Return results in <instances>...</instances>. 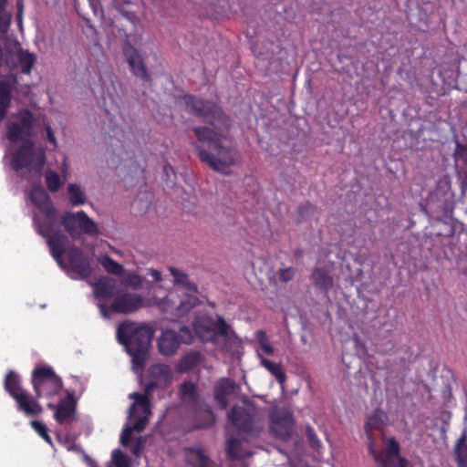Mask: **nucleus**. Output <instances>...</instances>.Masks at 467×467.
<instances>
[{
    "instance_id": "f257e3e1",
    "label": "nucleus",
    "mask_w": 467,
    "mask_h": 467,
    "mask_svg": "<svg viewBox=\"0 0 467 467\" xmlns=\"http://www.w3.org/2000/svg\"><path fill=\"white\" fill-rule=\"evenodd\" d=\"M192 130L197 140L206 144V147L194 145L200 161L215 171L228 174L230 167L235 165L240 157L238 150L233 146H224L223 136L209 127H194Z\"/></svg>"
},
{
    "instance_id": "f03ea898",
    "label": "nucleus",
    "mask_w": 467,
    "mask_h": 467,
    "mask_svg": "<svg viewBox=\"0 0 467 467\" xmlns=\"http://www.w3.org/2000/svg\"><path fill=\"white\" fill-rule=\"evenodd\" d=\"M154 333V328L146 323L126 320L118 326L117 339L131 357L134 368H145Z\"/></svg>"
},
{
    "instance_id": "7ed1b4c3",
    "label": "nucleus",
    "mask_w": 467,
    "mask_h": 467,
    "mask_svg": "<svg viewBox=\"0 0 467 467\" xmlns=\"http://www.w3.org/2000/svg\"><path fill=\"white\" fill-rule=\"evenodd\" d=\"M437 237H451L441 254L436 256L438 262L450 272H456L467 277V227L458 220L446 224L445 231L433 234Z\"/></svg>"
},
{
    "instance_id": "20e7f679",
    "label": "nucleus",
    "mask_w": 467,
    "mask_h": 467,
    "mask_svg": "<svg viewBox=\"0 0 467 467\" xmlns=\"http://www.w3.org/2000/svg\"><path fill=\"white\" fill-rule=\"evenodd\" d=\"M29 198L40 213L34 215L37 233L47 240L50 254L58 264V211L41 186L32 187Z\"/></svg>"
},
{
    "instance_id": "39448f33",
    "label": "nucleus",
    "mask_w": 467,
    "mask_h": 467,
    "mask_svg": "<svg viewBox=\"0 0 467 467\" xmlns=\"http://www.w3.org/2000/svg\"><path fill=\"white\" fill-rule=\"evenodd\" d=\"M454 204L455 199L451 190V177L449 174H444L437 181L435 188L420 206L430 219L443 222L446 225L449 222L455 220L452 217Z\"/></svg>"
},
{
    "instance_id": "423d86ee",
    "label": "nucleus",
    "mask_w": 467,
    "mask_h": 467,
    "mask_svg": "<svg viewBox=\"0 0 467 467\" xmlns=\"http://www.w3.org/2000/svg\"><path fill=\"white\" fill-rule=\"evenodd\" d=\"M176 100L182 103L186 112L202 119L214 129L229 130L232 127L230 117L220 105L211 99H203L186 93L177 96Z\"/></svg>"
},
{
    "instance_id": "0eeeda50",
    "label": "nucleus",
    "mask_w": 467,
    "mask_h": 467,
    "mask_svg": "<svg viewBox=\"0 0 467 467\" xmlns=\"http://www.w3.org/2000/svg\"><path fill=\"white\" fill-rule=\"evenodd\" d=\"M5 389L16 400L17 410L27 416H37L42 407L36 399L21 388L20 377L13 370L8 371L5 379Z\"/></svg>"
},
{
    "instance_id": "6e6552de",
    "label": "nucleus",
    "mask_w": 467,
    "mask_h": 467,
    "mask_svg": "<svg viewBox=\"0 0 467 467\" xmlns=\"http://www.w3.org/2000/svg\"><path fill=\"white\" fill-rule=\"evenodd\" d=\"M46 163L44 150H36L33 141H26L13 154L11 158L12 169L18 172L23 169L40 175Z\"/></svg>"
},
{
    "instance_id": "1a4fd4ad",
    "label": "nucleus",
    "mask_w": 467,
    "mask_h": 467,
    "mask_svg": "<svg viewBox=\"0 0 467 467\" xmlns=\"http://www.w3.org/2000/svg\"><path fill=\"white\" fill-rule=\"evenodd\" d=\"M67 241V236L60 234V256L64 254L63 245ZM60 268L76 279L85 280L88 283L93 269L88 257L78 247H71L67 253V263L60 258Z\"/></svg>"
},
{
    "instance_id": "9d476101",
    "label": "nucleus",
    "mask_w": 467,
    "mask_h": 467,
    "mask_svg": "<svg viewBox=\"0 0 467 467\" xmlns=\"http://www.w3.org/2000/svg\"><path fill=\"white\" fill-rule=\"evenodd\" d=\"M244 406L234 405L228 412L231 423L241 432L250 437H256L258 431L254 430V420L256 415V407L254 401L244 398Z\"/></svg>"
},
{
    "instance_id": "9b49d317",
    "label": "nucleus",
    "mask_w": 467,
    "mask_h": 467,
    "mask_svg": "<svg viewBox=\"0 0 467 467\" xmlns=\"http://www.w3.org/2000/svg\"><path fill=\"white\" fill-rule=\"evenodd\" d=\"M368 450L374 461L382 467H406L409 465V461L400 455V443L394 437L388 441L385 454L377 448L375 441L368 442Z\"/></svg>"
},
{
    "instance_id": "f8f14e48",
    "label": "nucleus",
    "mask_w": 467,
    "mask_h": 467,
    "mask_svg": "<svg viewBox=\"0 0 467 467\" xmlns=\"http://www.w3.org/2000/svg\"><path fill=\"white\" fill-rule=\"evenodd\" d=\"M60 225L72 236L84 233L88 235H97L99 230L96 223L89 218L85 212H67L60 216Z\"/></svg>"
},
{
    "instance_id": "ddd939ff",
    "label": "nucleus",
    "mask_w": 467,
    "mask_h": 467,
    "mask_svg": "<svg viewBox=\"0 0 467 467\" xmlns=\"http://www.w3.org/2000/svg\"><path fill=\"white\" fill-rule=\"evenodd\" d=\"M32 385L36 399L58 393V377L49 367H38L32 372Z\"/></svg>"
},
{
    "instance_id": "4468645a",
    "label": "nucleus",
    "mask_w": 467,
    "mask_h": 467,
    "mask_svg": "<svg viewBox=\"0 0 467 467\" xmlns=\"http://www.w3.org/2000/svg\"><path fill=\"white\" fill-rule=\"evenodd\" d=\"M17 121L8 122L6 126V137L10 142L32 141L30 140L33 130L34 115L28 109L20 111Z\"/></svg>"
},
{
    "instance_id": "2eb2a0df",
    "label": "nucleus",
    "mask_w": 467,
    "mask_h": 467,
    "mask_svg": "<svg viewBox=\"0 0 467 467\" xmlns=\"http://www.w3.org/2000/svg\"><path fill=\"white\" fill-rule=\"evenodd\" d=\"M130 34L124 32V39L122 42V52L129 63L132 73L140 78L144 81L150 80V76L146 68L145 64L138 51V49L131 45L130 40Z\"/></svg>"
},
{
    "instance_id": "dca6fc26",
    "label": "nucleus",
    "mask_w": 467,
    "mask_h": 467,
    "mask_svg": "<svg viewBox=\"0 0 467 467\" xmlns=\"http://www.w3.org/2000/svg\"><path fill=\"white\" fill-rule=\"evenodd\" d=\"M270 430L274 436L283 441H287L293 433L294 421L288 410L272 411L270 414Z\"/></svg>"
},
{
    "instance_id": "f3484780",
    "label": "nucleus",
    "mask_w": 467,
    "mask_h": 467,
    "mask_svg": "<svg viewBox=\"0 0 467 467\" xmlns=\"http://www.w3.org/2000/svg\"><path fill=\"white\" fill-rule=\"evenodd\" d=\"M454 142L455 149L452 156L461 189V198H463L467 192V141H461L457 137H454Z\"/></svg>"
},
{
    "instance_id": "a211bd4d",
    "label": "nucleus",
    "mask_w": 467,
    "mask_h": 467,
    "mask_svg": "<svg viewBox=\"0 0 467 467\" xmlns=\"http://www.w3.org/2000/svg\"><path fill=\"white\" fill-rule=\"evenodd\" d=\"M142 306L143 297L140 295L119 291L110 304V311L115 314H130Z\"/></svg>"
},
{
    "instance_id": "6ab92c4d",
    "label": "nucleus",
    "mask_w": 467,
    "mask_h": 467,
    "mask_svg": "<svg viewBox=\"0 0 467 467\" xmlns=\"http://www.w3.org/2000/svg\"><path fill=\"white\" fill-rule=\"evenodd\" d=\"M88 284L93 287L95 297L99 300L114 299L120 291L119 281L108 275L100 276L95 281L90 280Z\"/></svg>"
},
{
    "instance_id": "aec40b11",
    "label": "nucleus",
    "mask_w": 467,
    "mask_h": 467,
    "mask_svg": "<svg viewBox=\"0 0 467 467\" xmlns=\"http://www.w3.org/2000/svg\"><path fill=\"white\" fill-rule=\"evenodd\" d=\"M193 416V424L190 431L206 430L215 424L216 417L212 407L205 401L190 410Z\"/></svg>"
},
{
    "instance_id": "412c9836",
    "label": "nucleus",
    "mask_w": 467,
    "mask_h": 467,
    "mask_svg": "<svg viewBox=\"0 0 467 467\" xmlns=\"http://www.w3.org/2000/svg\"><path fill=\"white\" fill-rule=\"evenodd\" d=\"M237 389L239 386L229 378H221L217 380L213 388V397L220 410L228 407V397L234 394Z\"/></svg>"
},
{
    "instance_id": "4be33fe9",
    "label": "nucleus",
    "mask_w": 467,
    "mask_h": 467,
    "mask_svg": "<svg viewBox=\"0 0 467 467\" xmlns=\"http://www.w3.org/2000/svg\"><path fill=\"white\" fill-rule=\"evenodd\" d=\"M215 320L209 315L196 316L192 327L196 336L202 342L215 343Z\"/></svg>"
},
{
    "instance_id": "5701e85b",
    "label": "nucleus",
    "mask_w": 467,
    "mask_h": 467,
    "mask_svg": "<svg viewBox=\"0 0 467 467\" xmlns=\"http://www.w3.org/2000/svg\"><path fill=\"white\" fill-rule=\"evenodd\" d=\"M388 422L389 415L380 408L375 409L371 414L368 415L364 424L368 442L375 441L373 431H383Z\"/></svg>"
},
{
    "instance_id": "b1692460",
    "label": "nucleus",
    "mask_w": 467,
    "mask_h": 467,
    "mask_svg": "<svg viewBox=\"0 0 467 467\" xmlns=\"http://www.w3.org/2000/svg\"><path fill=\"white\" fill-rule=\"evenodd\" d=\"M215 340L217 336L223 337L224 347L228 350H232L240 347L241 340L237 337L236 333L233 330L231 326L226 323L223 317L219 316L215 321L214 326Z\"/></svg>"
},
{
    "instance_id": "393cba45",
    "label": "nucleus",
    "mask_w": 467,
    "mask_h": 467,
    "mask_svg": "<svg viewBox=\"0 0 467 467\" xmlns=\"http://www.w3.org/2000/svg\"><path fill=\"white\" fill-rule=\"evenodd\" d=\"M66 397L60 399V424L72 423L78 420L77 415L78 399L75 390H66Z\"/></svg>"
},
{
    "instance_id": "a878e982",
    "label": "nucleus",
    "mask_w": 467,
    "mask_h": 467,
    "mask_svg": "<svg viewBox=\"0 0 467 467\" xmlns=\"http://www.w3.org/2000/svg\"><path fill=\"white\" fill-rule=\"evenodd\" d=\"M178 396L182 403L189 410L204 401L201 398L197 385L191 380H184L180 384Z\"/></svg>"
},
{
    "instance_id": "bb28decb",
    "label": "nucleus",
    "mask_w": 467,
    "mask_h": 467,
    "mask_svg": "<svg viewBox=\"0 0 467 467\" xmlns=\"http://www.w3.org/2000/svg\"><path fill=\"white\" fill-rule=\"evenodd\" d=\"M310 281L317 289L325 295H327L334 286V278L325 266L313 268Z\"/></svg>"
},
{
    "instance_id": "cd10ccee",
    "label": "nucleus",
    "mask_w": 467,
    "mask_h": 467,
    "mask_svg": "<svg viewBox=\"0 0 467 467\" xmlns=\"http://www.w3.org/2000/svg\"><path fill=\"white\" fill-rule=\"evenodd\" d=\"M22 49L17 40L8 36L4 37V62L10 70L17 68L18 56Z\"/></svg>"
},
{
    "instance_id": "c85d7f7f",
    "label": "nucleus",
    "mask_w": 467,
    "mask_h": 467,
    "mask_svg": "<svg viewBox=\"0 0 467 467\" xmlns=\"http://www.w3.org/2000/svg\"><path fill=\"white\" fill-rule=\"evenodd\" d=\"M179 347L180 344L177 338V332L172 329H166L162 331L158 339V348L162 355L171 356L175 354Z\"/></svg>"
},
{
    "instance_id": "c756f323",
    "label": "nucleus",
    "mask_w": 467,
    "mask_h": 467,
    "mask_svg": "<svg viewBox=\"0 0 467 467\" xmlns=\"http://www.w3.org/2000/svg\"><path fill=\"white\" fill-rule=\"evenodd\" d=\"M452 455L457 467H467V429L464 428L456 441Z\"/></svg>"
},
{
    "instance_id": "7c9ffc66",
    "label": "nucleus",
    "mask_w": 467,
    "mask_h": 467,
    "mask_svg": "<svg viewBox=\"0 0 467 467\" xmlns=\"http://www.w3.org/2000/svg\"><path fill=\"white\" fill-rule=\"evenodd\" d=\"M185 462L192 467H209V458L201 448H184Z\"/></svg>"
},
{
    "instance_id": "2f4dec72",
    "label": "nucleus",
    "mask_w": 467,
    "mask_h": 467,
    "mask_svg": "<svg viewBox=\"0 0 467 467\" xmlns=\"http://www.w3.org/2000/svg\"><path fill=\"white\" fill-rule=\"evenodd\" d=\"M226 454L227 457L231 460L241 461L251 457L253 452L249 451H244L242 441L237 438L231 437L227 441Z\"/></svg>"
},
{
    "instance_id": "473e14b6",
    "label": "nucleus",
    "mask_w": 467,
    "mask_h": 467,
    "mask_svg": "<svg viewBox=\"0 0 467 467\" xmlns=\"http://www.w3.org/2000/svg\"><path fill=\"white\" fill-rule=\"evenodd\" d=\"M12 101V88L5 80L0 81V123L6 117Z\"/></svg>"
},
{
    "instance_id": "72a5a7b5",
    "label": "nucleus",
    "mask_w": 467,
    "mask_h": 467,
    "mask_svg": "<svg viewBox=\"0 0 467 467\" xmlns=\"http://www.w3.org/2000/svg\"><path fill=\"white\" fill-rule=\"evenodd\" d=\"M66 196L72 206L83 205L88 201L84 190L77 183H69L67 186Z\"/></svg>"
},
{
    "instance_id": "f704fd0d",
    "label": "nucleus",
    "mask_w": 467,
    "mask_h": 467,
    "mask_svg": "<svg viewBox=\"0 0 467 467\" xmlns=\"http://www.w3.org/2000/svg\"><path fill=\"white\" fill-rule=\"evenodd\" d=\"M317 212V205L313 204L310 201L301 202L296 211L295 223L299 225L304 222L310 220Z\"/></svg>"
},
{
    "instance_id": "c9c22d12",
    "label": "nucleus",
    "mask_w": 467,
    "mask_h": 467,
    "mask_svg": "<svg viewBox=\"0 0 467 467\" xmlns=\"http://www.w3.org/2000/svg\"><path fill=\"white\" fill-rule=\"evenodd\" d=\"M201 361V354L198 351H191L184 355L177 364V371L185 373L193 369Z\"/></svg>"
},
{
    "instance_id": "e433bc0d",
    "label": "nucleus",
    "mask_w": 467,
    "mask_h": 467,
    "mask_svg": "<svg viewBox=\"0 0 467 467\" xmlns=\"http://www.w3.org/2000/svg\"><path fill=\"white\" fill-rule=\"evenodd\" d=\"M258 357L260 358L261 365L265 367L272 375H274L280 384H283L286 379V375L282 368V365L280 363H275L267 359L260 353H258Z\"/></svg>"
},
{
    "instance_id": "4c0bfd02",
    "label": "nucleus",
    "mask_w": 467,
    "mask_h": 467,
    "mask_svg": "<svg viewBox=\"0 0 467 467\" xmlns=\"http://www.w3.org/2000/svg\"><path fill=\"white\" fill-rule=\"evenodd\" d=\"M150 376L163 382H170L172 378L171 368L166 364H154L149 369Z\"/></svg>"
},
{
    "instance_id": "58836bf2",
    "label": "nucleus",
    "mask_w": 467,
    "mask_h": 467,
    "mask_svg": "<svg viewBox=\"0 0 467 467\" xmlns=\"http://www.w3.org/2000/svg\"><path fill=\"white\" fill-rule=\"evenodd\" d=\"M200 303L201 301L197 296L186 294L181 300L180 305L176 307V315L178 317H183L192 308L199 306Z\"/></svg>"
},
{
    "instance_id": "ea45409f",
    "label": "nucleus",
    "mask_w": 467,
    "mask_h": 467,
    "mask_svg": "<svg viewBox=\"0 0 467 467\" xmlns=\"http://www.w3.org/2000/svg\"><path fill=\"white\" fill-rule=\"evenodd\" d=\"M99 262L108 273L117 276H122L124 275L125 269L123 265L113 260L108 254L100 256Z\"/></svg>"
},
{
    "instance_id": "a19ab883",
    "label": "nucleus",
    "mask_w": 467,
    "mask_h": 467,
    "mask_svg": "<svg viewBox=\"0 0 467 467\" xmlns=\"http://www.w3.org/2000/svg\"><path fill=\"white\" fill-rule=\"evenodd\" d=\"M36 57L34 54L29 53L27 50L22 49L18 56L17 67H21V72L24 74H29L35 64Z\"/></svg>"
},
{
    "instance_id": "79ce46f5",
    "label": "nucleus",
    "mask_w": 467,
    "mask_h": 467,
    "mask_svg": "<svg viewBox=\"0 0 467 467\" xmlns=\"http://www.w3.org/2000/svg\"><path fill=\"white\" fill-rule=\"evenodd\" d=\"M112 462L115 467H131V458L119 449L113 451Z\"/></svg>"
},
{
    "instance_id": "37998d69",
    "label": "nucleus",
    "mask_w": 467,
    "mask_h": 467,
    "mask_svg": "<svg viewBox=\"0 0 467 467\" xmlns=\"http://www.w3.org/2000/svg\"><path fill=\"white\" fill-rule=\"evenodd\" d=\"M30 424H31L32 428L34 429V431L40 437H42L52 447L54 446L53 442H52V440H51V437L48 434V429H47V427L43 422H41L39 420H32L30 422Z\"/></svg>"
},
{
    "instance_id": "c03bdc74",
    "label": "nucleus",
    "mask_w": 467,
    "mask_h": 467,
    "mask_svg": "<svg viewBox=\"0 0 467 467\" xmlns=\"http://www.w3.org/2000/svg\"><path fill=\"white\" fill-rule=\"evenodd\" d=\"M177 338L179 340V344H192L194 337L192 330L186 327L182 326L180 327L179 332H177Z\"/></svg>"
},
{
    "instance_id": "a18cd8bd",
    "label": "nucleus",
    "mask_w": 467,
    "mask_h": 467,
    "mask_svg": "<svg viewBox=\"0 0 467 467\" xmlns=\"http://www.w3.org/2000/svg\"><path fill=\"white\" fill-rule=\"evenodd\" d=\"M123 284L134 290H139L142 287V279L136 274H129L124 277Z\"/></svg>"
},
{
    "instance_id": "49530a36",
    "label": "nucleus",
    "mask_w": 467,
    "mask_h": 467,
    "mask_svg": "<svg viewBox=\"0 0 467 467\" xmlns=\"http://www.w3.org/2000/svg\"><path fill=\"white\" fill-rule=\"evenodd\" d=\"M46 182L48 190L50 192L58 191V173L52 171H47L46 172Z\"/></svg>"
},
{
    "instance_id": "de8ad7c7",
    "label": "nucleus",
    "mask_w": 467,
    "mask_h": 467,
    "mask_svg": "<svg viewBox=\"0 0 467 467\" xmlns=\"http://www.w3.org/2000/svg\"><path fill=\"white\" fill-rule=\"evenodd\" d=\"M306 436L307 439V442L312 449H318L320 447V441L317 439L316 432L312 427L306 426Z\"/></svg>"
},
{
    "instance_id": "09e8293b",
    "label": "nucleus",
    "mask_w": 467,
    "mask_h": 467,
    "mask_svg": "<svg viewBox=\"0 0 467 467\" xmlns=\"http://www.w3.org/2000/svg\"><path fill=\"white\" fill-rule=\"evenodd\" d=\"M169 270L174 278L175 285H183L189 279V276L186 273L182 272L173 266H171Z\"/></svg>"
},
{
    "instance_id": "8fccbe9b",
    "label": "nucleus",
    "mask_w": 467,
    "mask_h": 467,
    "mask_svg": "<svg viewBox=\"0 0 467 467\" xmlns=\"http://www.w3.org/2000/svg\"><path fill=\"white\" fill-rule=\"evenodd\" d=\"M295 274L296 269L294 267L282 268L277 272L279 280L284 283L291 281L294 278Z\"/></svg>"
},
{
    "instance_id": "3c124183",
    "label": "nucleus",
    "mask_w": 467,
    "mask_h": 467,
    "mask_svg": "<svg viewBox=\"0 0 467 467\" xmlns=\"http://www.w3.org/2000/svg\"><path fill=\"white\" fill-rule=\"evenodd\" d=\"M116 8L121 14V16L130 23L135 25L139 21L136 12L126 10L121 5H118Z\"/></svg>"
},
{
    "instance_id": "603ef678",
    "label": "nucleus",
    "mask_w": 467,
    "mask_h": 467,
    "mask_svg": "<svg viewBox=\"0 0 467 467\" xmlns=\"http://www.w3.org/2000/svg\"><path fill=\"white\" fill-rule=\"evenodd\" d=\"M148 417L147 415L139 417L135 422L133 423V426L130 427L133 431L141 432L144 431L148 424Z\"/></svg>"
},
{
    "instance_id": "864d4df0",
    "label": "nucleus",
    "mask_w": 467,
    "mask_h": 467,
    "mask_svg": "<svg viewBox=\"0 0 467 467\" xmlns=\"http://www.w3.org/2000/svg\"><path fill=\"white\" fill-rule=\"evenodd\" d=\"M68 164L67 163V157L63 158L62 165L60 166V188L62 185L68 180L69 173H68Z\"/></svg>"
},
{
    "instance_id": "5fc2aeb1",
    "label": "nucleus",
    "mask_w": 467,
    "mask_h": 467,
    "mask_svg": "<svg viewBox=\"0 0 467 467\" xmlns=\"http://www.w3.org/2000/svg\"><path fill=\"white\" fill-rule=\"evenodd\" d=\"M140 400L137 403L145 413V415L150 414V401L149 395L145 394L144 397H140Z\"/></svg>"
},
{
    "instance_id": "6e6d98bb",
    "label": "nucleus",
    "mask_w": 467,
    "mask_h": 467,
    "mask_svg": "<svg viewBox=\"0 0 467 467\" xmlns=\"http://www.w3.org/2000/svg\"><path fill=\"white\" fill-rule=\"evenodd\" d=\"M144 444H145V439L142 436H140L137 439L136 443L134 444V446L131 449L132 453L135 456L139 457L144 449Z\"/></svg>"
},
{
    "instance_id": "4d7b16f0",
    "label": "nucleus",
    "mask_w": 467,
    "mask_h": 467,
    "mask_svg": "<svg viewBox=\"0 0 467 467\" xmlns=\"http://www.w3.org/2000/svg\"><path fill=\"white\" fill-rule=\"evenodd\" d=\"M132 429L130 427V426H127L123 431H122V433H121V436H120V442L123 446H128L130 440H131V433H132Z\"/></svg>"
},
{
    "instance_id": "13d9d810",
    "label": "nucleus",
    "mask_w": 467,
    "mask_h": 467,
    "mask_svg": "<svg viewBox=\"0 0 467 467\" xmlns=\"http://www.w3.org/2000/svg\"><path fill=\"white\" fill-rule=\"evenodd\" d=\"M9 25H10V17L5 16L4 13H2L0 15V32L2 34H5L7 31Z\"/></svg>"
},
{
    "instance_id": "bf43d9fd",
    "label": "nucleus",
    "mask_w": 467,
    "mask_h": 467,
    "mask_svg": "<svg viewBox=\"0 0 467 467\" xmlns=\"http://www.w3.org/2000/svg\"><path fill=\"white\" fill-rule=\"evenodd\" d=\"M160 387H161V386H160L159 380H158V379H153L152 380L149 381V382L146 384L145 389H144V392H145V394H147V395H150V393H151L154 389H158V388H160Z\"/></svg>"
},
{
    "instance_id": "052dcab7",
    "label": "nucleus",
    "mask_w": 467,
    "mask_h": 467,
    "mask_svg": "<svg viewBox=\"0 0 467 467\" xmlns=\"http://www.w3.org/2000/svg\"><path fill=\"white\" fill-rule=\"evenodd\" d=\"M145 396V392L143 394H140L139 392H134L132 394L130 395V399H134L135 400V402L132 403L130 405V415L131 416L134 411H135V407H136V404L139 402V400H140V397H144Z\"/></svg>"
},
{
    "instance_id": "680f3d73",
    "label": "nucleus",
    "mask_w": 467,
    "mask_h": 467,
    "mask_svg": "<svg viewBox=\"0 0 467 467\" xmlns=\"http://www.w3.org/2000/svg\"><path fill=\"white\" fill-rule=\"evenodd\" d=\"M261 348L265 352L267 355H273L275 352V348L267 342H264V340H261Z\"/></svg>"
},
{
    "instance_id": "e2e57ef3",
    "label": "nucleus",
    "mask_w": 467,
    "mask_h": 467,
    "mask_svg": "<svg viewBox=\"0 0 467 467\" xmlns=\"http://www.w3.org/2000/svg\"><path fill=\"white\" fill-rule=\"evenodd\" d=\"M149 275L153 278V282H159L161 280V273L154 268L149 270Z\"/></svg>"
},
{
    "instance_id": "0e129e2a",
    "label": "nucleus",
    "mask_w": 467,
    "mask_h": 467,
    "mask_svg": "<svg viewBox=\"0 0 467 467\" xmlns=\"http://www.w3.org/2000/svg\"><path fill=\"white\" fill-rule=\"evenodd\" d=\"M99 307L100 309V313L101 315L106 317V318H109L110 317V313H112L110 311V307L109 308L105 304H99Z\"/></svg>"
},
{
    "instance_id": "69168bd1",
    "label": "nucleus",
    "mask_w": 467,
    "mask_h": 467,
    "mask_svg": "<svg viewBox=\"0 0 467 467\" xmlns=\"http://www.w3.org/2000/svg\"><path fill=\"white\" fill-rule=\"evenodd\" d=\"M184 287L192 292H198V286L195 283L189 281V279L182 285Z\"/></svg>"
},
{
    "instance_id": "338daca9",
    "label": "nucleus",
    "mask_w": 467,
    "mask_h": 467,
    "mask_svg": "<svg viewBox=\"0 0 467 467\" xmlns=\"http://www.w3.org/2000/svg\"><path fill=\"white\" fill-rule=\"evenodd\" d=\"M46 131H47L48 140L51 143H53L54 145H57L56 137L49 126L46 128Z\"/></svg>"
},
{
    "instance_id": "774afa93",
    "label": "nucleus",
    "mask_w": 467,
    "mask_h": 467,
    "mask_svg": "<svg viewBox=\"0 0 467 467\" xmlns=\"http://www.w3.org/2000/svg\"><path fill=\"white\" fill-rule=\"evenodd\" d=\"M64 442H65V444H67V449L69 451H71V450H73V451H80L81 450L77 444L71 443L70 440L67 437H66Z\"/></svg>"
}]
</instances>
